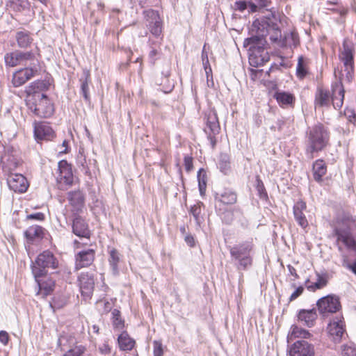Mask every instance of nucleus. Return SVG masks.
Returning <instances> with one entry per match:
<instances>
[{"mask_svg":"<svg viewBox=\"0 0 356 356\" xmlns=\"http://www.w3.org/2000/svg\"><path fill=\"white\" fill-rule=\"evenodd\" d=\"M280 20L272 10L267 9V14L261 19L253 22L252 26L256 35L247 38L244 47H248L249 63L251 67L264 65L269 60L268 52L264 48L266 43L265 36L270 34V40L280 46L282 35L280 28Z\"/></svg>","mask_w":356,"mask_h":356,"instance_id":"1","label":"nucleus"},{"mask_svg":"<svg viewBox=\"0 0 356 356\" xmlns=\"http://www.w3.org/2000/svg\"><path fill=\"white\" fill-rule=\"evenodd\" d=\"M253 248L252 241H246L234 245L229 248L232 263L241 273L240 279L243 277V271L248 270L253 263Z\"/></svg>","mask_w":356,"mask_h":356,"instance_id":"2","label":"nucleus"},{"mask_svg":"<svg viewBox=\"0 0 356 356\" xmlns=\"http://www.w3.org/2000/svg\"><path fill=\"white\" fill-rule=\"evenodd\" d=\"M344 92L339 82L332 83L331 92L323 87H318L315 93V108L329 107L332 104L334 108H340L343 105Z\"/></svg>","mask_w":356,"mask_h":356,"instance_id":"3","label":"nucleus"},{"mask_svg":"<svg viewBox=\"0 0 356 356\" xmlns=\"http://www.w3.org/2000/svg\"><path fill=\"white\" fill-rule=\"evenodd\" d=\"M28 109L35 116L48 118L54 113V105L48 96L38 91H33L26 99Z\"/></svg>","mask_w":356,"mask_h":356,"instance_id":"4","label":"nucleus"},{"mask_svg":"<svg viewBox=\"0 0 356 356\" xmlns=\"http://www.w3.org/2000/svg\"><path fill=\"white\" fill-rule=\"evenodd\" d=\"M306 154L309 159L314 158V153L323 150L329 140L327 130L318 124L309 128L307 131Z\"/></svg>","mask_w":356,"mask_h":356,"instance_id":"5","label":"nucleus"},{"mask_svg":"<svg viewBox=\"0 0 356 356\" xmlns=\"http://www.w3.org/2000/svg\"><path fill=\"white\" fill-rule=\"evenodd\" d=\"M58 266V261L50 250H44L37 257L31 266L32 273L35 280L44 277L48 269L54 270Z\"/></svg>","mask_w":356,"mask_h":356,"instance_id":"6","label":"nucleus"},{"mask_svg":"<svg viewBox=\"0 0 356 356\" xmlns=\"http://www.w3.org/2000/svg\"><path fill=\"white\" fill-rule=\"evenodd\" d=\"M334 234L338 242H341L348 250L356 252V239L347 222H338L334 227Z\"/></svg>","mask_w":356,"mask_h":356,"instance_id":"7","label":"nucleus"},{"mask_svg":"<svg viewBox=\"0 0 356 356\" xmlns=\"http://www.w3.org/2000/svg\"><path fill=\"white\" fill-rule=\"evenodd\" d=\"M270 4L271 0H239L234 2L232 8L241 13L247 10L248 14L250 15L261 12L264 9L267 10Z\"/></svg>","mask_w":356,"mask_h":356,"instance_id":"8","label":"nucleus"},{"mask_svg":"<svg viewBox=\"0 0 356 356\" xmlns=\"http://www.w3.org/2000/svg\"><path fill=\"white\" fill-rule=\"evenodd\" d=\"M316 306L320 315L323 318L337 312L341 307L339 297L334 294L321 298L317 301Z\"/></svg>","mask_w":356,"mask_h":356,"instance_id":"9","label":"nucleus"},{"mask_svg":"<svg viewBox=\"0 0 356 356\" xmlns=\"http://www.w3.org/2000/svg\"><path fill=\"white\" fill-rule=\"evenodd\" d=\"M206 127L204 131L209 140L211 148L214 149L217 140L216 135L220 133V127L218 122L217 113L215 111H209L205 114Z\"/></svg>","mask_w":356,"mask_h":356,"instance_id":"10","label":"nucleus"},{"mask_svg":"<svg viewBox=\"0 0 356 356\" xmlns=\"http://www.w3.org/2000/svg\"><path fill=\"white\" fill-rule=\"evenodd\" d=\"M36 54H39V49L37 47L34 50L31 51L22 52L15 51L14 52L8 53L5 55L4 60L8 67L26 65L29 60H33L36 58Z\"/></svg>","mask_w":356,"mask_h":356,"instance_id":"11","label":"nucleus"},{"mask_svg":"<svg viewBox=\"0 0 356 356\" xmlns=\"http://www.w3.org/2000/svg\"><path fill=\"white\" fill-rule=\"evenodd\" d=\"M289 356H314V345L304 339H298L289 346Z\"/></svg>","mask_w":356,"mask_h":356,"instance_id":"12","label":"nucleus"},{"mask_svg":"<svg viewBox=\"0 0 356 356\" xmlns=\"http://www.w3.org/2000/svg\"><path fill=\"white\" fill-rule=\"evenodd\" d=\"M67 199L71 207L72 215L80 214L85 207L86 195L84 193L78 189L70 191L67 193Z\"/></svg>","mask_w":356,"mask_h":356,"instance_id":"13","label":"nucleus"},{"mask_svg":"<svg viewBox=\"0 0 356 356\" xmlns=\"http://www.w3.org/2000/svg\"><path fill=\"white\" fill-rule=\"evenodd\" d=\"M330 338L334 343H339L345 334V324L342 316L334 318L327 327Z\"/></svg>","mask_w":356,"mask_h":356,"instance_id":"14","label":"nucleus"},{"mask_svg":"<svg viewBox=\"0 0 356 356\" xmlns=\"http://www.w3.org/2000/svg\"><path fill=\"white\" fill-rule=\"evenodd\" d=\"M78 282L81 295L86 298H90L95 287L94 274L82 272L78 277Z\"/></svg>","mask_w":356,"mask_h":356,"instance_id":"15","label":"nucleus"},{"mask_svg":"<svg viewBox=\"0 0 356 356\" xmlns=\"http://www.w3.org/2000/svg\"><path fill=\"white\" fill-rule=\"evenodd\" d=\"M95 250L87 248L78 252L75 254V269L79 270L90 266L94 261Z\"/></svg>","mask_w":356,"mask_h":356,"instance_id":"16","label":"nucleus"},{"mask_svg":"<svg viewBox=\"0 0 356 356\" xmlns=\"http://www.w3.org/2000/svg\"><path fill=\"white\" fill-rule=\"evenodd\" d=\"M7 183L9 188L15 193H24L29 187L26 178L22 174L9 175L7 178Z\"/></svg>","mask_w":356,"mask_h":356,"instance_id":"17","label":"nucleus"},{"mask_svg":"<svg viewBox=\"0 0 356 356\" xmlns=\"http://www.w3.org/2000/svg\"><path fill=\"white\" fill-rule=\"evenodd\" d=\"M72 216V229L73 234L79 238H89L90 236V231L86 220L80 214Z\"/></svg>","mask_w":356,"mask_h":356,"instance_id":"18","label":"nucleus"},{"mask_svg":"<svg viewBox=\"0 0 356 356\" xmlns=\"http://www.w3.org/2000/svg\"><path fill=\"white\" fill-rule=\"evenodd\" d=\"M59 175L57 179L67 185H72L74 181L71 165L66 160H61L58 163Z\"/></svg>","mask_w":356,"mask_h":356,"instance_id":"19","label":"nucleus"},{"mask_svg":"<svg viewBox=\"0 0 356 356\" xmlns=\"http://www.w3.org/2000/svg\"><path fill=\"white\" fill-rule=\"evenodd\" d=\"M354 44L348 40L343 41L342 48L340 50L339 58L346 67H353L354 64Z\"/></svg>","mask_w":356,"mask_h":356,"instance_id":"20","label":"nucleus"},{"mask_svg":"<svg viewBox=\"0 0 356 356\" xmlns=\"http://www.w3.org/2000/svg\"><path fill=\"white\" fill-rule=\"evenodd\" d=\"M34 136L37 141L50 140L54 137V131L47 123L39 122L34 127Z\"/></svg>","mask_w":356,"mask_h":356,"instance_id":"21","label":"nucleus"},{"mask_svg":"<svg viewBox=\"0 0 356 356\" xmlns=\"http://www.w3.org/2000/svg\"><path fill=\"white\" fill-rule=\"evenodd\" d=\"M37 68H19L13 76V84L15 87H19L33 76Z\"/></svg>","mask_w":356,"mask_h":356,"instance_id":"22","label":"nucleus"},{"mask_svg":"<svg viewBox=\"0 0 356 356\" xmlns=\"http://www.w3.org/2000/svg\"><path fill=\"white\" fill-rule=\"evenodd\" d=\"M306 203L302 200L298 201L293 206V212L296 221L302 228L308 226V221L303 211L306 209Z\"/></svg>","mask_w":356,"mask_h":356,"instance_id":"23","label":"nucleus"},{"mask_svg":"<svg viewBox=\"0 0 356 356\" xmlns=\"http://www.w3.org/2000/svg\"><path fill=\"white\" fill-rule=\"evenodd\" d=\"M316 318L317 314L315 309H300L298 314V321L308 327L314 325Z\"/></svg>","mask_w":356,"mask_h":356,"instance_id":"24","label":"nucleus"},{"mask_svg":"<svg viewBox=\"0 0 356 356\" xmlns=\"http://www.w3.org/2000/svg\"><path fill=\"white\" fill-rule=\"evenodd\" d=\"M214 199L223 204H233L236 202V194L230 189L225 188L221 192L214 193Z\"/></svg>","mask_w":356,"mask_h":356,"instance_id":"25","label":"nucleus"},{"mask_svg":"<svg viewBox=\"0 0 356 356\" xmlns=\"http://www.w3.org/2000/svg\"><path fill=\"white\" fill-rule=\"evenodd\" d=\"M273 97L282 107H286L292 105L295 102L294 95L286 91L277 90L274 92Z\"/></svg>","mask_w":356,"mask_h":356,"instance_id":"26","label":"nucleus"},{"mask_svg":"<svg viewBox=\"0 0 356 356\" xmlns=\"http://www.w3.org/2000/svg\"><path fill=\"white\" fill-rule=\"evenodd\" d=\"M334 75L339 80L336 82L341 83L343 86V82L347 81L350 82L354 77V69L355 68H334Z\"/></svg>","mask_w":356,"mask_h":356,"instance_id":"27","label":"nucleus"},{"mask_svg":"<svg viewBox=\"0 0 356 356\" xmlns=\"http://www.w3.org/2000/svg\"><path fill=\"white\" fill-rule=\"evenodd\" d=\"M317 276V280L316 282L309 284V280L307 279L305 284L307 290L309 291H315L317 289H320L325 286L327 284V275L326 273L325 274H320L318 273H316Z\"/></svg>","mask_w":356,"mask_h":356,"instance_id":"28","label":"nucleus"},{"mask_svg":"<svg viewBox=\"0 0 356 356\" xmlns=\"http://www.w3.org/2000/svg\"><path fill=\"white\" fill-rule=\"evenodd\" d=\"M80 82L81 95H83V97L86 102H89L90 95L88 84L90 82V73L89 70L86 68L83 70V75L80 78Z\"/></svg>","mask_w":356,"mask_h":356,"instance_id":"29","label":"nucleus"},{"mask_svg":"<svg viewBox=\"0 0 356 356\" xmlns=\"http://www.w3.org/2000/svg\"><path fill=\"white\" fill-rule=\"evenodd\" d=\"M299 44V38L296 32L285 33L280 40V47H296Z\"/></svg>","mask_w":356,"mask_h":356,"instance_id":"30","label":"nucleus"},{"mask_svg":"<svg viewBox=\"0 0 356 356\" xmlns=\"http://www.w3.org/2000/svg\"><path fill=\"white\" fill-rule=\"evenodd\" d=\"M15 39L19 47L28 48L33 41L31 34L27 31H20L16 33Z\"/></svg>","mask_w":356,"mask_h":356,"instance_id":"31","label":"nucleus"},{"mask_svg":"<svg viewBox=\"0 0 356 356\" xmlns=\"http://www.w3.org/2000/svg\"><path fill=\"white\" fill-rule=\"evenodd\" d=\"M51 84V80L49 79L34 81L31 83L28 88V95L33 94V91H38L41 92V91L47 90L49 88Z\"/></svg>","mask_w":356,"mask_h":356,"instance_id":"32","label":"nucleus"},{"mask_svg":"<svg viewBox=\"0 0 356 356\" xmlns=\"http://www.w3.org/2000/svg\"><path fill=\"white\" fill-rule=\"evenodd\" d=\"M327 167L324 161L318 159L313 164V175L314 179L317 182L322 181V177L326 174Z\"/></svg>","mask_w":356,"mask_h":356,"instance_id":"33","label":"nucleus"},{"mask_svg":"<svg viewBox=\"0 0 356 356\" xmlns=\"http://www.w3.org/2000/svg\"><path fill=\"white\" fill-rule=\"evenodd\" d=\"M119 347L122 350H131L135 345V341L127 332H122L118 337Z\"/></svg>","mask_w":356,"mask_h":356,"instance_id":"34","label":"nucleus"},{"mask_svg":"<svg viewBox=\"0 0 356 356\" xmlns=\"http://www.w3.org/2000/svg\"><path fill=\"white\" fill-rule=\"evenodd\" d=\"M120 253L117 250L113 248L109 251L108 262L113 275H118L119 274L118 264L120 262Z\"/></svg>","mask_w":356,"mask_h":356,"instance_id":"35","label":"nucleus"},{"mask_svg":"<svg viewBox=\"0 0 356 356\" xmlns=\"http://www.w3.org/2000/svg\"><path fill=\"white\" fill-rule=\"evenodd\" d=\"M44 229L39 225L30 226L24 232V235L28 240L33 241L35 238H42L43 237Z\"/></svg>","mask_w":356,"mask_h":356,"instance_id":"36","label":"nucleus"},{"mask_svg":"<svg viewBox=\"0 0 356 356\" xmlns=\"http://www.w3.org/2000/svg\"><path fill=\"white\" fill-rule=\"evenodd\" d=\"M290 334V337H287L288 341H289V339H291L292 337L301 338V339L305 340L306 339L310 338L312 336L311 333L308 330L296 325H293L291 326Z\"/></svg>","mask_w":356,"mask_h":356,"instance_id":"37","label":"nucleus"},{"mask_svg":"<svg viewBox=\"0 0 356 356\" xmlns=\"http://www.w3.org/2000/svg\"><path fill=\"white\" fill-rule=\"evenodd\" d=\"M6 6L13 11L20 12L28 9L29 3L28 0H8Z\"/></svg>","mask_w":356,"mask_h":356,"instance_id":"38","label":"nucleus"},{"mask_svg":"<svg viewBox=\"0 0 356 356\" xmlns=\"http://www.w3.org/2000/svg\"><path fill=\"white\" fill-rule=\"evenodd\" d=\"M112 325L115 330H121L124 327V321L122 318L121 313L118 309L111 311Z\"/></svg>","mask_w":356,"mask_h":356,"instance_id":"39","label":"nucleus"},{"mask_svg":"<svg viewBox=\"0 0 356 356\" xmlns=\"http://www.w3.org/2000/svg\"><path fill=\"white\" fill-rule=\"evenodd\" d=\"M218 166L220 172L224 175H227L230 172V159L229 156L227 154L222 153L220 154Z\"/></svg>","mask_w":356,"mask_h":356,"instance_id":"40","label":"nucleus"},{"mask_svg":"<svg viewBox=\"0 0 356 356\" xmlns=\"http://www.w3.org/2000/svg\"><path fill=\"white\" fill-rule=\"evenodd\" d=\"M198 188L201 195H204L207 188V172L203 168H200L197 175Z\"/></svg>","mask_w":356,"mask_h":356,"instance_id":"41","label":"nucleus"},{"mask_svg":"<svg viewBox=\"0 0 356 356\" xmlns=\"http://www.w3.org/2000/svg\"><path fill=\"white\" fill-rule=\"evenodd\" d=\"M86 347L83 345H77L69 349L63 356H93L91 354L85 355Z\"/></svg>","mask_w":356,"mask_h":356,"instance_id":"42","label":"nucleus"},{"mask_svg":"<svg viewBox=\"0 0 356 356\" xmlns=\"http://www.w3.org/2000/svg\"><path fill=\"white\" fill-rule=\"evenodd\" d=\"M161 74L164 76L162 80L161 85L167 84L166 88L163 90L165 93L170 92L174 88V81L170 80L169 76L170 75V70L169 68H165L163 71H162Z\"/></svg>","mask_w":356,"mask_h":356,"instance_id":"43","label":"nucleus"},{"mask_svg":"<svg viewBox=\"0 0 356 356\" xmlns=\"http://www.w3.org/2000/svg\"><path fill=\"white\" fill-rule=\"evenodd\" d=\"M203 205L202 202H198L196 204L191 207L190 213L193 216L194 220L197 225H200L202 222V218L200 216L202 210L201 206Z\"/></svg>","mask_w":356,"mask_h":356,"instance_id":"44","label":"nucleus"},{"mask_svg":"<svg viewBox=\"0 0 356 356\" xmlns=\"http://www.w3.org/2000/svg\"><path fill=\"white\" fill-rule=\"evenodd\" d=\"M342 266L356 275V259H350L348 255H342Z\"/></svg>","mask_w":356,"mask_h":356,"instance_id":"45","label":"nucleus"},{"mask_svg":"<svg viewBox=\"0 0 356 356\" xmlns=\"http://www.w3.org/2000/svg\"><path fill=\"white\" fill-rule=\"evenodd\" d=\"M342 356H356V346L353 342L342 346Z\"/></svg>","mask_w":356,"mask_h":356,"instance_id":"46","label":"nucleus"},{"mask_svg":"<svg viewBox=\"0 0 356 356\" xmlns=\"http://www.w3.org/2000/svg\"><path fill=\"white\" fill-rule=\"evenodd\" d=\"M256 189L261 199L268 198V194L266 191L264 184L261 179L258 176L256 178Z\"/></svg>","mask_w":356,"mask_h":356,"instance_id":"47","label":"nucleus"},{"mask_svg":"<svg viewBox=\"0 0 356 356\" xmlns=\"http://www.w3.org/2000/svg\"><path fill=\"white\" fill-rule=\"evenodd\" d=\"M149 30L152 35L159 37L162 32V24L159 19H156L149 24Z\"/></svg>","mask_w":356,"mask_h":356,"instance_id":"48","label":"nucleus"},{"mask_svg":"<svg viewBox=\"0 0 356 356\" xmlns=\"http://www.w3.org/2000/svg\"><path fill=\"white\" fill-rule=\"evenodd\" d=\"M37 282L39 289L40 291H44V294L45 296H47L50 294V293L54 289V284L51 281H50L49 284H45L44 282H42L41 278H38V280H35Z\"/></svg>","mask_w":356,"mask_h":356,"instance_id":"49","label":"nucleus"},{"mask_svg":"<svg viewBox=\"0 0 356 356\" xmlns=\"http://www.w3.org/2000/svg\"><path fill=\"white\" fill-rule=\"evenodd\" d=\"M249 74L251 77V79L253 81H256L257 79H260L261 76L264 74V70L262 68H248Z\"/></svg>","mask_w":356,"mask_h":356,"instance_id":"50","label":"nucleus"},{"mask_svg":"<svg viewBox=\"0 0 356 356\" xmlns=\"http://www.w3.org/2000/svg\"><path fill=\"white\" fill-rule=\"evenodd\" d=\"M98 350L100 354L104 356H110L111 354V347L106 341L99 346Z\"/></svg>","mask_w":356,"mask_h":356,"instance_id":"51","label":"nucleus"},{"mask_svg":"<svg viewBox=\"0 0 356 356\" xmlns=\"http://www.w3.org/2000/svg\"><path fill=\"white\" fill-rule=\"evenodd\" d=\"M193 159L191 156L186 155L184 158V165L186 172H191L193 168Z\"/></svg>","mask_w":356,"mask_h":356,"instance_id":"52","label":"nucleus"},{"mask_svg":"<svg viewBox=\"0 0 356 356\" xmlns=\"http://www.w3.org/2000/svg\"><path fill=\"white\" fill-rule=\"evenodd\" d=\"M154 345V356H163V346L161 341H154L153 342Z\"/></svg>","mask_w":356,"mask_h":356,"instance_id":"53","label":"nucleus"},{"mask_svg":"<svg viewBox=\"0 0 356 356\" xmlns=\"http://www.w3.org/2000/svg\"><path fill=\"white\" fill-rule=\"evenodd\" d=\"M286 124V121L284 120V118H281L277 119V120L275 122V124H273L270 126V129L271 131H281L283 129V127Z\"/></svg>","mask_w":356,"mask_h":356,"instance_id":"54","label":"nucleus"},{"mask_svg":"<svg viewBox=\"0 0 356 356\" xmlns=\"http://www.w3.org/2000/svg\"><path fill=\"white\" fill-rule=\"evenodd\" d=\"M261 82L264 84V86L268 89L269 90H278L277 85L274 81L266 80L264 79H261Z\"/></svg>","mask_w":356,"mask_h":356,"instance_id":"55","label":"nucleus"},{"mask_svg":"<svg viewBox=\"0 0 356 356\" xmlns=\"http://www.w3.org/2000/svg\"><path fill=\"white\" fill-rule=\"evenodd\" d=\"M76 163H77L78 165L81 166L86 171H88L89 170L87 166L86 156L82 153H81L80 151H79V154L78 155V156L76 158Z\"/></svg>","mask_w":356,"mask_h":356,"instance_id":"56","label":"nucleus"},{"mask_svg":"<svg viewBox=\"0 0 356 356\" xmlns=\"http://www.w3.org/2000/svg\"><path fill=\"white\" fill-rule=\"evenodd\" d=\"M26 219L37 221H42L44 220V214L42 212L31 213L26 216Z\"/></svg>","mask_w":356,"mask_h":356,"instance_id":"57","label":"nucleus"},{"mask_svg":"<svg viewBox=\"0 0 356 356\" xmlns=\"http://www.w3.org/2000/svg\"><path fill=\"white\" fill-rule=\"evenodd\" d=\"M346 172L350 180L354 179L355 175L353 170V159L349 160V161H348Z\"/></svg>","mask_w":356,"mask_h":356,"instance_id":"58","label":"nucleus"},{"mask_svg":"<svg viewBox=\"0 0 356 356\" xmlns=\"http://www.w3.org/2000/svg\"><path fill=\"white\" fill-rule=\"evenodd\" d=\"M304 288L302 286H300L296 289V290L292 293L289 298L290 301H293L296 298H298L302 293H303Z\"/></svg>","mask_w":356,"mask_h":356,"instance_id":"59","label":"nucleus"},{"mask_svg":"<svg viewBox=\"0 0 356 356\" xmlns=\"http://www.w3.org/2000/svg\"><path fill=\"white\" fill-rule=\"evenodd\" d=\"M209 87L213 86L212 68H204Z\"/></svg>","mask_w":356,"mask_h":356,"instance_id":"60","label":"nucleus"},{"mask_svg":"<svg viewBox=\"0 0 356 356\" xmlns=\"http://www.w3.org/2000/svg\"><path fill=\"white\" fill-rule=\"evenodd\" d=\"M10 340L9 335L6 331H0V342L3 345L6 346Z\"/></svg>","mask_w":356,"mask_h":356,"instance_id":"61","label":"nucleus"},{"mask_svg":"<svg viewBox=\"0 0 356 356\" xmlns=\"http://www.w3.org/2000/svg\"><path fill=\"white\" fill-rule=\"evenodd\" d=\"M202 60L203 67H211V64L209 63L208 54L206 51V45L204 46L202 53Z\"/></svg>","mask_w":356,"mask_h":356,"instance_id":"62","label":"nucleus"},{"mask_svg":"<svg viewBox=\"0 0 356 356\" xmlns=\"http://www.w3.org/2000/svg\"><path fill=\"white\" fill-rule=\"evenodd\" d=\"M323 3L325 8L330 10H334V8L332 6L338 3V0H327Z\"/></svg>","mask_w":356,"mask_h":356,"instance_id":"63","label":"nucleus"},{"mask_svg":"<svg viewBox=\"0 0 356 356\" xmlns=\"http://www.w3.org/2000/svg\"><path fill=\"white\" fill-rule=\"evenodd\" d=\"M308 68H296V75L300 79H302L308 74Z\"/></svg>","mask_w":356,"mask_h":356,"instance_id":"64","label":"nucleus"}]
</instances>
